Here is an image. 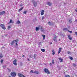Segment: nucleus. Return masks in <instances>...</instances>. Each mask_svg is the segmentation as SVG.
Listing matches in <instances>:
<instances>
[{"instance_id":"43","label":"nucleus","mask_w":77,"mask_h":77,"mask_svg":"<svg viewBox=\"0 0 77 77\" xmlns=\"http://www.w3.org/2000/svg\"><path fill=\"white\" fill-rule=\"evenodd\" d=\"M22 57H25V56H24V55H23L22 56Z\"/></svg>"},{"instance_id":"12","label":"nucleus","mask_w":77,"mask_h":77,"mask_svg":"<svg viewBox=\"0 0 77 77\" xmlns=\"http://www.w3.org/2000/svg\"><path fill=\"white\" fill-rule=\"evenodd\" d=\"M52 4L50 2H48V5L49 6H51Z\"/></svg>"},{"instance_id":"31","label":"nucleus","mask_w":77,"mask_h":77,"mask_svg":"<svg viewBox=\"0 0 77 77\" xmlns=\"http://www.w3.org/2000/svg\"><path fill=\"white\" fill-rule=\"evenodd\" d=\"M8 30H10V29H11V26H8Z\"/></svg>"},{"instance_id":"39","label":"nucleus","mask_w":77,"mask_h":77,"mask_svg":"<svg viewBox=\"0 0 77 77\" xmlns=\"http://www.w3.org/2000/svg\"><path fill=\"white\" fill-rule=\"evenodd\" d=\"M75 35H76V36H77V32H75Z\"/></svg>"},{"instance_id":"26","label":"nucleus","mask_w":77,"mask_h":77,"mask_svg":"<svg viewBox=\"0 0 77 77\" xmlns=\"http://www.w3.org/2000/svg\"><path fill=\"white\" fill-rule=\"evenodd\" d=\"M70 58V60H73V58H72V57H69Z\"/></svg>"},{"instance_id":"10","label":"nucleus","mask_w":77,"mask_h":77,"mask_svg":"<svg viewBox=\"0 0 77 77\" xmlns=\"http://www.w3.org/2000/svg\"><path fill=\"white\" fill-rule=\"evenodd\" d=\"M68 37L69 39V40H72V37H71V35H68Z\"/></svg>"},{"instance_id":"8","label":"nucleus","mask_w":77,"mask_h":77,"mask_svg":"<svg viewBox=\"0 0 77 77\" xmlns=\"http://www.w3.org/2000/svg\"><path fill=\"white\" fill-rule=\"evenodd\" d=\"M5 14V11H2V12H0V15H2Z\"/></svg>"},{"instance_id":"17","label":"nucleus","mask_w":77,"mask_h":77,"mask_svg":"<svg viewBox=\"0 0 77 77\" xmlns=\"http://www.w3.org/2000/svg\"><path fill=\"white\" fill-rule=\"evenodd\" d=\"M52 54L54 55L55 54V51L53 50H52Z\"/></svg>"},{"instance_id":"46","label":"nucleus","mask_w":77,"mask_h":77,"mask_svg":"<svg viewBox=\"0 0 77 77\" xmlns=\"http://www.w3.org/2000/svg\"><path fill=\"white\" fill-rule=\"evenodd\" d=\"M75 21H77V19H75Z\"/></svg>"},{"instance_id":"27","label":"nucleus","mask_w":77,"mask_h":77,"mask_svg":"<svg viewBox=\"0 0 77 77\" xmlns=\"http://www.w3.org/2000/svg\"><path fill=\"white\" fill-rule=\"evenodd\" d=\"M30 72L31 73H34V72H33V70H32L30 71Z\"/></svg>"},{"instance_id":"18","label":"nucleus","mask_w":77,"mask_h":77,"mask_svg":"<svg viewBox=\"0 0 77 77\" xmlns=\"http://www.w3.org/2000/svg\"><path fill=\"white\" fill-rule=\"evenodd\" d=\"M36 56H37V54H35L34 55V59H36Z\"/></svg>"},{"instance_id":"19","label":"nucleus","mask_w":77,"mask_h":77,"mask_svg":"<svg viewBox=\"0 0 77 77\" xmlns=\"http://www.w3.org/2000/svg\"><path fill=\"white\" fill-rule=\"evenodd\" d=\"M42 36L43 37V39H45V35H42Z\"/></svg>"},{"instance_id":"44","label":"nucleus","mask_w":77,"mask_h":77,"mask_svg":"<svg viewBox=\"0 0 77 77\" xmlns=\"http://www.w3.org/2000/svg\"><path fill=\"white\" fill-rule=\"evenodd\" d=\"M27 60H29V61H30V60H29V58H28V59H27Z\"/></svg>"},{"instance_id":"32","label":"nucleus","mask_w":77,"mask_h":77,"mask_svg":"<svg viewBox=\"0 0 77 77\" xmlns=\"http://www.w3.org/2000/svg\"><path fill=\"white\" fill-rule=\"evenodd\" d=\"M68 32H70V33H72V31H69V30H68Z\"/></svg>"},{"instance_id":"28","label":"nucleus","mask_w":77,"mask_h":77,"mask_svg":"<svg viewBox=\"0 0 77 77\" xmlns=\"http://www.w3.org/2000/svg\"><path fill=\"white\" fill-rule=\"evenodd\" d=\"M65 77H70V76L67 75H65Z\"/></svg>"},{"instance_id":"14","label":"nucleus","mask_w":77,"mask_h":77,"mask_svg":"<svg viewBox=\"0 0 77 77\" xmlns=\"http://www.w3.org/2000/svg\"><path fill=\"white\" fill-rule=\"evenodd\" d=\"M68 29L67 28H63V31H65V30H66V31H68Z\"/></svg>"},{"instance_id":"49","label":"nucleus","mask_w":77,"mask_h":77,"mask_svg":"<svg viewBox=\"0 0 77 77\" xmlns=\"http://www.w3.org/2000/svg\"><path fill=\"white\" fill-rule=\"evenodd\" d=\"M8 77H11V76H9Z\"/></svg>"},{"instance_id":"13","label":"nucleus","mask_w":77,"mask_h":77,"mask_svg":"<svg viewBox=\"0 0 77 77\" xmlns=\"http://www.w3.org/2000/svg\"><path fill=\"white\" fill-rule=\"evenodd\" d=\"M10 23H14V21H12V20L11 19L9 23H8V24H10Z\"/></svg>"},{"instance_id":"15","label":"nucleus","mask_w":77,"mask_h":77,"mask_svg":"<svg viewBox=\"0 0 77 77\" xmlns=\"http://www.w3.org/2000/svg\"><path fill=\"white\" fill-rule=\"evenodd\" d=\"M14 43H15V41L13 40L11 42V45H14Z\"/></svg>"},{"instance_id":"50","label":"nucleus","mask_w":77,"mask_h":77,"mask_svg":"<svg viewBox=\"0 0 77 77\" xmlns=\"http://www.w3.org/2000/svg\"><path fill=\"white\" fill-rule=\"evenodd\" d=\"M22 6V5H20V6Z\"/></svg>"},{"instance_id":"1","label":"nucleus","mask_w":77,"mask_h":77,"mask_svg":"<svg viewBox=\"0 0 77 77\" xmlns=\"http://www.w3.org/2000/svg\"><path fill=\"white\" fill-rule=\"evenodd\" d=\"M45 72L47 73V74H50V72L48 69L47 68H45L44 70Z\"/></svg>"},{"instance_id":"25","label":"nucleus","mask_w":77,"mask_h":77,"mask_svg":"<svg viewBox=\"0 0 77 77\" xmlns=\"http://www.w3.org/2000/svg\"><path fill=\"white\" fill-rule=\"evenodd\" d=\"M17 24H20V21L18 20L17 22Z\"/></svg>"},{"instance_id":"42","label":"nucleus","mask_w":77,"mask_h":77,"mask_svg":"<svg viewBox=\"0 0 77 77\" xmlns=\"http://www.w3.org/2000/svg\"><path fill=\"white\" fill-rule=\"evenodd\" d=\"M15 44L16 45H18V44H17V42H16Z\"/></svg>"},{"instance_id":"2","label":"nucleus","mask_w":77,"mask_h":77,"mask_svg":"<svg viewBox=\"0 0 77 77\" xmlns=\"http://www.w3.org/2000/svg\"><path fill=\"white\" fill-rule=\"evenodd\" d=\"M32 2L34 6L35 7L37 6V2H35V0H32Z\"/></svg>"},{"instance_id":"22","label":"nucleus","mask_w":77,"mask_h":77,"mask_svg":"<svg viewBox=\"0 0 77 77\" xmlns=\"http://www.w3.org/2000/svg\"><path fill=\"white\" fill-rule=\"evenodd\" d=\"M41 50L42 52H45V49H42Z\"/></svg>"},{"instance_id":"6","label":"nucleus","mask_w":77,"mask_h":77,"mask_svg":"<svg viewBox=\"0 0 77 77\" xmlns=\"http://www.w3.org/2000/svg\"><path fill=\"white\" fill-rule=\"evenodd\" d=\"M58 37L56 35H55V36L54 37L53 40L54 41L56 42L57 41V38H58Z\"/></svg>"},{"instance_id":"3","label":"nucleus","mask_w":77,"mask_h":77,"mask_svg":"<svg viewBox=\"0 0 77 77\" xmlns=\"http://www.w3.org/2000/svg\"><path fill=\"white\" fill-rule=\"evenodd\" d=\"M11 75L12 77H15L16 76V73L15 72H11Z\"/></svg>"},{"instance_id":"36","label":"nucleus","mask_w":77,"mask_h":77,"mask_svg":"<svg viewBox=\"0 0 77 77\" xmlns=\"http://www.w3.org/2000/svg\"><path fill=\"white\" fill-rule=\"evenodd\" d=\"M52 63L53 64H54V60H52Z\"/></svg>"},{"instance_id":"23","label":"nucleus","mask_w":77,"mask_h":77,"mask_svg":"<svg viewBox=\"0 0 77 77\" xmlns=\"http://www.w3.org/2000/svg\"><path fill=\"white\" fill-rule=\"evenodd\" d=\"M23 14H27V11H24L23 12Z\"/></svg>"},{"instance_id":"33","label":"nucleus","mask_w":77,"mask_h":77,"mask_svg":"<svg viewBox=\"0 0 77 77\" xmlns=\"http://www.w3.org/2000/svg\"><path fill=\"white\" fill-rule=\"evenodd\" d=\"M1 63H3V60H1Z\"/></svg>"},{"instance_id":"21","label":"nucleus","mask_w":77,"mask_h":77,"mask_svg":"<svg viewBox=\"0 0 77 77\" xmlns=\"http://www.w3.org/2000/svg\"><path fill=\"white\" fill-rule=\"evenodd\" d=\"M35 30L36 31H38V30H39V27H36L35 28Z\"/></svg>"},{"instance_id":"5","label":"nucleus","mask_w":77,"mask_h":77,"mask_svg":"<svg viewBox=\"0 0 77 77\" xmlns=\"http://www.w3.org/2000/svg\"><path fill=\"white\" fill-rule=\"evenodd\" d=\"M17 59H15L14 60L13 63L14 65H17Z\"/></svg>"},{"instance_id":"9","label":"nucleus","mask_w":77,"mask_h":77,"mask_svg":"<svg viewBox=\"0 0 77 77\" xmlns=\"http://www.w3.org/2000/svg\"><path fill=\"white\" fill-rule=\"evenodd\" d=\"M44 12H45L44 10H42V11L41 13V15H43L44 14Z\"/></svg>"},{"instance_id":"51","label":"nucleus","mask_w":77,"mask_h":77,"mask_svg":"<svg viewBox=\"0 0 77 77\" xmlns=\"http://www.w3.org/2000/svg\"><path fill=\"white\" fill-rule=\"evenodd\" d=\"M1 25H0V27H1Z\"/></svg>"},{"instance_id":"35","label":"nucleus","mask_w":77,"mask_h":77,"mask_svg":"<svg viewBox=\"0 0 77 77\" xmlns=\"http://www.w3.org/2000/svg\"><path fill=\"white\" fill-rule=\"evenodd\" d=\"M7 69H8V71H9V72H11V69H9V68H8Z\"/></svg>"},{"instance_id":"30","label":"nucleus","mask_w":77,"mask_h":77,"mask_svg":"<svg viewBox=\"0 0 77 77\" xmlns=\"http://www.w3.org/2000/svg\"><path fill=\"white\" fill-rule=\"evenodd\" d=\"M48 24H49V26H51V25L50 22H49L48 23Z\"/></svg>"},{"instance_id":"47","label":"nucleus","mask_w":77,"mask_h":77,"mask_svg":"<svg viewBox=\"0 0 77 77\" xmlns=\"http://www.w3.org/2000/svg\"><path fill=\"white\" fill-rule=\"evenodd\" d=\"M50 65H52V64H51V63H50Z\"/></svg>"},{"instance_id":"11","label":"nucleus","mask_w":77,"mask_h":77,"mask_svg":"<svg viewBox=\"0 0 77 77\" xmlns=\"http://www.w3.org/2000/svg\"><path fill=\"white\" fill-rule=\"evenodd\" d=\"M34 73H35V74H39V72L38 71H35Z\"/></svg>"},{"instance_id":"34","label":"nucleus","mask_w":77,"mask_h":77,"mask_svg":"<svg viewBox=\"0 0 77 77\" xmlns=\"http://www.w3.org/2000/svg\"><path fill=\"white\" fill-rule=\"evenodd\" d=\"M67 53H68V54H71V52L68 51V52Z\"/></svg>"},{"instance_id":"45","label":"nucleus","mask_w":77,"mask_h":77,"mask_svg":"<svg viewBox=\"0 0 77 77\" xmlns=\"http://www.w3.org/2000/svg\"><path fill=\"white\" fill-rule=\"evenodd\" d=\"M50 44H52V42H50Z\"/></svg>"},{"instance_id":"48","label":"nucleus","mask_w":77,"mask_h":77,"mask_svg":"<svg viewBox=\"0 0 77 77\" xmlns=\"http://www.w3.org/2000/svg\"><path fill=\"white\" fill-rule=\"evenodd\" d=\"M59 41H60V39H59Z\"/></svg>"},{"instance_id":"24","label":"nucleus","mask_w":77,"mask_h":77,"mask_svg":"<svg viewBox=\"0 0 77 77\" xmlns=\"http://www.w3.org/2000/svg\"><path fill=\"white\" fill-rule=\"evenodd\" d=\"M73 66L74 67H75V66H76V65L75 63H73Z\"/></svg>"},{"instance_id":"7","label":"nucleus","mask_w":77,"mask_h":77,"mask_svg":"<svg viewBox=\"0 0 77 77\" xmlns=\"http://www.w3.org/2000/svg\"><path fill=\"white\" fill-rule=\"evenodd\" d=\"M61 50H62V48H59V51L58 52V54H60V52H61Z\"/></svg>"},{"instance_id":"16","label":"nucleus","mask_w":77,"mask_h":77,"mask_svg":"<svg viewBox=\"0 0 77 77\" xmlns=\"http://www.w3.org/2000/svg\"><path fill=\"white\" fill-rule=\"evenodd\" d=\"M59 59L60 60V62H63V59L59 58Z\"/></svg>"},{"instance_id":"40","label":"nucleus","mask_w":77,"mask_h":77,"mask_svg":"<svg viewBox=\"0 0 77 77\" xmlns=\"http://www.w3.org/2000/svg\"><path fill=\"white\" fill-rule=\"evenodd\" d=\"M0 57L1 58H2V57H3V56H0Z\"/></svg>"},{"instance_id":"41","label":"nucleus","mask_w":77,"mask_h":77,"mask_svg":"<svg viewBox=\"0 0 77 77\" xmlns=\"http://www.w3.org/2000/svg\"><path fill=\"white\" fill-rule=\"evenodd\" d=\"M75 11L76 12H77V8L75 9Z\"/></svg>"},{"instance_id":"20","label":"nucleus","mask_w":77,"mask_h":77,"mask_svg":"<svg viewBox=\"0 0 77 77\" xmlns=\"http://www.w3.org/2000/svg\"><path fill=\"white\" fill-rule=\"evenodd\" d=\"M23 9V7H22L19 10L18 12H20V11H21Z\"/></svg>"},{"instance_id":"37","label":"nucleus","mask_w":77,"mask_h":77,"mask_svg":"<svg viewBox=\"0 0 77 77\" xmlns=\"http://www.w3.org/2000/svg\"><path fill=\"white\" fill-rule=\"evenodd\" d=\"M44 16H43L42 17V20H44Z\"/></svg>"},{"instance_id":"4","label":"nucleus","mask_w":77,"mask_h":77,"mask_svg":"<svg viewBox=\"0 0 77 77\" xmlns=\"http://www.w3.org/2000/svg\"><path fill=\"white\" fill-rule=\"evenodd\" d=\"M1 26L2 29L4 30H5L6 29V27H5V25L1 24Z\"/></svg>"},{"instance_id":"29","label":"nucleus","mask_w":77,"mask_h":77,"mask_svg":"<svg viewBox=\"0 0 77 77\" xmlns=\"http://www.w3.org/2000/svg\"><path fill=\"white\" fill-rule=\"evenodd\" d=\"M14 42H16V43L17 42H18V39H16L15 40H14Z\"/></svg>"},{"instance_id":"38","label":"nucleus","mask_w":77,"mask_h":77,"mask_svg":"<svg viewBox=\"0 0 77 77\" xmlns=\"http://www.w3.org/2000/svg\"><path fill=\"white\" fill-rule=\"evenodd\" d=\"M69 23H72V21L71 20H69Z\"/></svg>"}]
</instances>
